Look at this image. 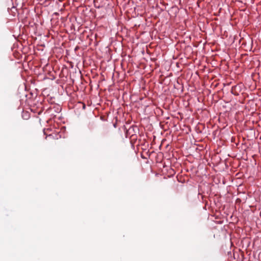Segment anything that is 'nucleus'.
Listing matches in <instances>:
<instances>
[{
	"label": "nucleus",
	"mask_w": 261,
	"mask_h": 261,
	"mask_svg": "<svg viewBox=\"0 0 261 261\" xmlns=\"http://www.w3.org/2000/svg\"><path fill=\"white\" fill-rule=\"evenodd\" d=\"M72 19H75V20L77 21V17H70V21H72Z\"/></svg>",
	"instance_id": "nucleus-1"
}]
</instances>
